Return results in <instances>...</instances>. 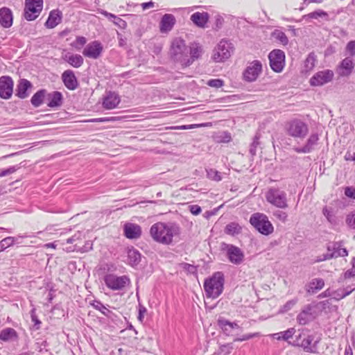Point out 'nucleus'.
Segmentation results:
<instances>
[{"label": "nucleus", "instance_id": "obj_1", "mask_svg": "<svg viewBox=\"0 0 355 355\" xmlns=\"http://www.w3.org/2000/svg\"><path fill=\"white\" fill-rule=\"evenodd\" d=\"M180 232V229L178 225L161 222L153 225L150 230V234L153 240L165 245L171 243L173 237L178 236Z\"/></svg>", "mask_w": 355, "mask_h": 355}, {"label": "nucleus", "instance_id": "obj_2", "mask_svg": "<svg viewBox=\"0 0 355 355\" xmlns=\"http://www.w3.org/2000/svg\"><path fill=\"white\" fill-rule=\"evenodd\" d=\"M170 55L174 61L180 62L184 67L192 64V60L189 56V49L184 40L180 37H177L172 41Z\"/></svg>", "mask_w": 355, "mask_h": 355}, {"label": "nucleus", "instance_id": "obj_3", "mask_svg": "<svg viewBox=\"0 0 355 355\" xmlns=\"http://www.w3.org/2000/svg\"><path fill=\"white\" fill-rule=\"evenodd\" d=\"M224 275L221 272H216L205 279L204 289L207 297L217 298L223 291Z\"/></svg>", "mask_w": 355, "mask_h": 355}, {"label": "nucleus", "instance_id": "obj_4", "mask_svg": "<svg viewBox=\"0 0 355 355\" xmlns=\"http://www.w3.org/2000/svg\"><path fill=\"white\" fill-rule=\"evenodd\" d=\"M265 197L268 203L279 209H285L288 207L287 194L279 188H269L265 194Z\"/></svg>", "mask_w": 355, "mask_h": 355}, {"label": "nucleus", "instance_id": "obj_5", "mask_svg": "<svg viewBox=\"0 0 355 355\" xmlns=\"http://www.w3.org/2000/svg\"><path fill=\"white\" fill-rule=\"evenodd\" d=\"M285 130L288 136L294 139H303L309 132V127L304 121L295 119L286 123Z\"/></svg>", "mask_w": 355, "mask_h": 355}, {"label": "nucleus", "instance_id": "obj_6", "mask_svg": "<svg viewBox=\"0 0 355 355\" xmlns=\"http://www.w3.org/2000/svg\"><path fill=\"white\" fill-rule=\"evenodd\" d=\"M250 223L261 234L269 235L274 231V227L268 216L263 214L257 212L250 218Z\"/></svg>", "mask_w": 355, "mask_h": 355}, {"label": "nucleus", "instance_id": "obj_7", "mask_svg": "<svg viewBox=\"0 0 355 355\" xmlns=\"http://www.w3.org/2000/svg\"><path fill=\"white\" fill-rule=\"evenodd\" d=\"M233 50L234 46L231 42L221 40L213 51L212 59L216 62H224L230 58Z\"/></svg>", "mask_w": 355, "mask_h": 355}, {"label": "nucleus", "instance_id": "obj_8", "mask_svg": "<svg viewBox=\"0 0 355 355\" xmlns=\"http://www.w3.org/2000/svg\"><path fill=\"white\" fill-rule=\"evenodd\" d=\"M105 285L112 291H121L130 284V279L127 275L117 276L114 274H107L104 277Z\"/></svg>", "mask_w": 355, "mask_h": 355}, {"label": "nucleus", "instance_id": "obj_9", "mask_svg": "<svg viewBox=\"0 0 355 355\" xmlns=\"http://www.w3.org/2000/svg\"><path fill=\"white\" fill-rule=\"evenodd\" d=\"M43 8V0H26L24 18L28 21L35 20L40 14Z\"/></svg>", "mask_w": 355, "mask_h": 355}, {"label": "nucleus", "instance_id": "obj_10", "mask_svg": "<svg viewBox=\"0 0 355 355\" xmlns=\"http://www.w3.org/2000/svg\"><path fill=\"white\" fill-rule=\"evenodd\" d=\"M270 66L271 69L277 73L281 72L285 66V54L280 49L272 51L269 55Z\"/></svg>", "mask_w": 355, "mask_h": 355}, {"label": "nucleus", "instance_id": "obj_11", "mask_svg": "<svg viewBox=\"0 0 355 355\" xmlns=\"http://www.w3.org/2000/svg\"><path fill=\"white\" fill-rule=\"evenodd\" d=\"M223 250L225 251L227 257L232 263L239 265L243 261L244 253L239 247L225 243Z\"/></svg>", "mask_w": 355, "mask_h": 355}, {"label": "nucleus", "instance_id": "obj_12", "mask_svg": "<svg viewBox=\"0 0 355 355\" xmlns=\"http://www.w3.org/2000/svg\"><path fill=\"white\" fill-rule=\"evenodd\" d=\"M262 71V64L259 60L249 62L243 73V79L247 82L255 81Z\"/></svg>", "mask_w": 355, "mask_h": 355}, {"label": "nucleus", "instance_id": "obj_13", "mask_svg": "<svg viewBox=\"0 0 355 355\" xmlns=\"http://www.w3.org/2000/svg\"><path fill=\"white\" fill-rule=\"evenodd\" d=\"M317 316L316 306L313 304L306 305L297 316V321L301 325H305L313 321Z\"/></svg>", "mask_w": 355, "mask_h": 355}, {"label": "nucleus", "instance_id": "obj_14", "mask_svg": "<svg viewBox=\"0 0 355 355\" xmlns=\"http://www.w3.org/2000/svg\"><path fill=\"white\" fill-rule=\"evenodd\" d=\"M334 73L333 71L326 69L317 72L310 79V84L312 86H322L331 82L333 80Z\"/></svg>", "mask_w": 355, "mask_h": 355}, {"label": "nucleus", "instance_id": "obj_15", "mask_svg": "<svg viewBox=\"0 0 355 355\" xmlns=\"http://www.w3.org/2000/svg\"><path fill=\"white\" fill-rule=\"evenodd\" d=\"M328 251L331 252V253H327L326 254H323L322 257H320L318 261H322L327 259H329L334 257H346L348 255V252L346 248H343V245L341 243H334L332 245H329L327 247Z\"/></svg>", "mask_w": 355, "mask_h": 355}, {"label": "nucleus", "instance_id": "obj_16", "mask_svg": "<svg viewBox=\"0 0 355 355\" xmlns=\"http://www.w3.org/2000/svg\"><path fill=\"white\" fill-rule=\"evenodd\" d=\"M14 83L8 76L0 77V97L3 99H9L13 93Z\"/></svg>", "mask_w": 355, "mask_h": 355}, {"label": "nucleus", "instance_id": "obj_17", "mask_svg": "<svg viewBox=\"0 0 355 355\" xmlns=\"http://www.w3.org/2000/svg\"><path fill=\"white\" fill-rule=\"evenodd\" d=\"M103 49V45L100 42L93 41L86 45L83 51V54L87 58L97 59L101 56Z\"/></svg>", "mask_w": 355, "mask_h": 355}, {"label": "nucleus", "instance_id": "obj_18", "mask_svg": "<svg viewBox=\"0 0 355 355\" xmlns=\"http://www.w3.org/2000/svg\"><path fill=\"white\" fill-rule=\"evenodd\" d=\"M319 136L317 133H312L304 146L295 147L293 150L297 153H310L314 150L318 144Z\"/></svg>", "mask_w": 355, "mask_h": 355}, {"label": "nucleus", "instance_id": "obj_19", "mask_svg": "<svg viewBox=\"0 0 355 355\" xmlns=\"http://www.w3.org/2000/svg\"><path fill=\"white\" fill-rule=\"evenodd\" d=\"M124 235L130 239H137L141 235V227L135 223H127L123 227Z\"/></svg>", "mask_w": 355, "mask_h": 355}, {"label": "nucleus", "instance_id": "obj_20", "mask_svg": "<svg viewBox=\"0 0 355 355\" xmlns=\"http://www.w3.org/2000/svg\"><path fill=\"white\" fill-rule=\"evenodd\" d=\"M62 79L67 89L74 90L78 87V80L73 71L69 69L64 71L62 75Z\"/></svg>", "mask_w": 355, "mask_h": 355}, {"label": "nucleus", "instance_id": "obj_21", "mask_svg": "<svg viewBox=\"0 0 355 355\" xmlns=\"http://www.w3.org/2000/svg\"><path fill=\"white\" fill-rule=\"evenodd\" d=\"M120 101V97L116 93L110 92L103 98V107L106 110H112L117 107Z\"/></svg>", "mask_w": 355, "mask_h": 355}, {"label": "nucleus", "instance_id": "obj_22", "mask_svg": "<svg viewBox=\"0 0 355 355\" xmlns=\"http://www.w3.org/2000/svg\"><path fill=\"white\" fill-rule=\"evenodd\" d=\"M175 24V18L171 14H165L162 17L159 23V30L161 33H167L170 31Z\"/></svg>", "mask_w": 355, "mask_h": 355}, {"label": "nucleus", "instance_id": "obj_23", "mask_svg": "<svg viewBox=\"0 0 355 355\" xmlns=\"http://www.w3.org/2000/svg\"><path fill=\"white\" fill-rule=\"evenodd\" d=\"M62 13L59 10H53L50 12L49 17L45 23L48 28H53L62 21Z\"/></svg>", "mask_w": 355, "mask_h": 355}, {"label": "nucleus", "instance_id": "obj_24", "mask_svg": "<svg viewBox=\"0 0 355 355\" xmlns=\"http://www.w3.org/2000/svg\"><path fill=\"white\" fill-rule=\"evenodd\" d=\"M209 19V15L206 12H196L191 15V21L198 27L205 28Z\"/></svg>", "mask_w": 355, "mask_h": 355}, {"label": "nucleus", "instance_id": "obj_25", "mask_svg": "<svg viewBox=\"0 0 355 355\" xmlns=\"http://www.w3.org/2000/svg\"><path fill=\"white\" fill-rule=\"evenodd\" d=\"M12 13L10 8L3 7L0 9V24L4 28H10L12 24Z\"/></svg>", "mask_w": 355, "mask_h": 355}, {"label": "nucleus", "instance_id": "obj_26", "mask_svg": "<svg viewBox=\"0 0 355 355\" xmlns=\"http://www.w3.org/2000/svg\"><path fill=\"white\" fill-rule=\"evenodd\" d=\"M31 87L30 81L26 79H21L16 89V96L22 99L26 98L28 96L27 90Z\"/></svg>", "mask_w": 355, "mask_h": 355}, {"label": "nucleus", "instance_id": "obj_27", "mask_svg": "<svg viewBox=\"0 0 355 355\" xmlns=\"http://www.w3.org/2000/svg\"><path fill=\"white\" fill-rule=\"evenodd\" d=\"M313 340H314L313 335H307L306 336L304 337L301 343L298 344V345L300 346H301L305 352L315 353L316 351L317 341H315V343L313 345H312Z\"/></svg>", "mask_w": 355, "mask_h": 355}, {"label": "nucleus", "instance_id": "obj_28", "mask_svg": "<svg viewBox=\"0 0 355 355\" xmlns=\"http://www.w3.org/2000/svg\"><path fill=\"white\" fill-rule=\"evenodd\" d=\"M354 64L353 62V60L350 58H345L341 62L339 66L340 68V75L343 76H349L353 69H354Z\"/></svg>", "mask_w": 355, "mask_h": 355}, {"label": "nucleus", "instance_id": "obj_29", "mask_svg": "<svg viewBox=\"0 0 355 355\" xmlns=\"http://www.w3.org/2000/svg\"><path fill=\"white\" fill-rule=\"evenodd\" d=\"M64 60L75 68L81 67L84 62L83 57L78 54H66L64 57Z\"/></svg>", "mask_w": 355, "mask_h": 355}, {"label": "nucleus", "instance_id": "obj_30", "mask_svg": "<svg viewBox=\"0 0 355 355\" xmlns=\"http://www.w3.org/2000/svg\"><path fill=\"white\" fill-rule=\"evenodd\" d=\"M47 99L49 107H59L62 105V95L60 92H53L47 95Z\"/></svg>", "mask_w": 355, "mask_h": 355}, {"label": "nucleus", "instance_id": "obj_31", "mask_svg": "<svg viewBox=\"0 0 355 355\" xmlns=\"http://www.w3.org/2000/svg\"><path fill=\"white\" fill-rule=\"evenodd\" d=\"M17 334L12 328H6L0 332V339L5 342L17 340Z\"/></svg>", "mask_w": 355, "mask_h": 355}, {"label": "nucleus", "instance_id": "obj_32", "mask_svg": "<svg viewBox=\"0 0 355 355\" xmlns=\"http://www.w3.org/2000/svg\"><path fill=\"white\" fill-rule=\"evenodd\" d=\"M189 53H190L189 59L193 63L196 59H198L202 55V46L198 43H193L189 47Z\"/></svg>", "mask_w": 355, "mask_h": 355}, {"label": "nucleus", "instance_id": "obj_33", "mask_svg": "<svg viewBox=\"0 0 355 355\" xmlns=\"http://www.w3.org/2000/svg\"><path fill=\"white\" fill-rule=\"evenodd\" d=\"M46 91L40 89L31 98V103L35 107H40L44 102L46 96Z\"/></svg>", "mask_w": 355, "mask_h": 355}, {"label": "nucleus", "instance_id": "obj_34", "mask_svg": "<svg viewBox=\"0 0 355 355\" xmlns=\"http://www.w3.org/2000/svg\"><path fill=\"white\" fill-rule=\"evenodd\" d=\"M128 262L131 266L137 265L141 261V254L135 248L130 249L128 252Z\"/></svg>", "mask_w": 355, "mask_h": 355}, {"label": "nucleus", "instance_id": "obj_35", "mask_svg": "<svg viewBox=\"0 0 355 355\" xmlns=\"http://www.w3.org/2000/svg\"><path fill=\"white\" fill-rule=\"evenodd\" d=\"M324 286V282L322 279H313L309 284L307 291L314 293L320 290Z\"/></svg>", "mask_w": 355, "mask_h": 355}, {"label": "nucleus", "instance_id": "obj_36", "mask_svg": "<svg viewBox=\"0 0 355 355\" xmlns=\"http://www.w3.org/2000/svg\"><path fill=\"white\" fill-rule=\"evenodd\" d=\"M317 61L316 55L314 53H310L304 61V70L306 71H311L315 66Z\"/></svg>", "mask_w": 355, "mask_h": 355}, {"label": "nucleus", "instance_id": "obj_37", "mask_svg": "<svg viewBox=\"0 0 355 355\" xmlns=\"http://www.w3.org/2000/svg\"><path fill=\"white\" fill-rule=\"evenodd\" d=\"M241 231V227L237 223H230L225 228V232L232 236L239 234Z\"/></svg>", "mask_w": 355, "mask_h": 355}, {"label": "nucleus", "instance_id": "obj_38", "mask_svg": "<svg viewBox=\"0 0 355 355\" xmlns=\"http://www.w3.org/2000/svg\"><path fill=\"white\" fill-rule=\"evenodd\" d=\"M218 324L223 331H227V327L231 329L239 328V326L236 322H232L224 318H219L218 320Z\"/></svg>", "mask_w": 355, "mask_h": 355}, {"label": "nucleus", "instance_id": "obj_39", "mask_svg": "<svg viewBox=\"0 0 355 355\" xmlns=\"http://www.w3.org/2000/svg\"><path fill=\"white\" fill-rule=\"evenodd\" d=\"M295 333V329L294 328H290L285 331H282L280 333L273 334V336L276 338L277 340L283 339L284 340H288L289 338H292L294 334Z\"/></svg>", "mask_w": 355, "mask_h": 355}, {"label": "nucleus", "instance_id": "obj_40", "mask_svg": "<svg viewBox=\"0 0 355 355\" xmlns=\"http://www.w3.org/2000/svg\"><path fill=\"white\" fill-rule=\"evenodd\" d=\"M92 305L93 307L102 313L105 316L110 318L112 313L107 308H106L100 301H94Z\"/></svg>", "mask_w": 355, "mask_h": 355}, {"label": "nucleus", "instance_id": "obj_41", "mask_svg": "<svg viewBox=\"0 0 355 355\" xmlns=\"http://www.w3.org/2000/svg\"><path fill=\"white\" fill-rule=\"evenodd\" d=\"M319 17H328V13L322 10H318L303 16V19L306 21L310 19H318Z\"/></svg>", "mask_w": 355, "mask_h": 355}, {"label": "nucleus", "instance_id": "obj_42", "mask_svg": "<svg viewBox=\"0 0 355 355\" xmlns=\"http://www.w3.org/2000/svg\"><path fill=\"white\" fill-rule=\"evenodd\" d=\"M345 223L349 229L355 230V209L346 215Z\"/></svg>", "mask_w": 355, "mask_h": 355}, {"label": "nucleus", "instance_id": "obj_43", "mask_svg": "<svg viewBox=\"0 0 355 355\" xmlns=\"http://www.w3.org/2000/svg\"><path fill=\"white\" fill-rule=\"evenodd\" d=\"M273 37L279 41L283 45H286L288 43V39L286 34L280 31H275L272 33Z\"/></svg>", "mask_w": 355, "mask_h": 355}, {"label": "nucleus", "instance_id": "obj_44", "mask_svg": "<svg viewBox=\"0 0 355 355\" xmlns=\"http://www.w3.org/2000/svg\"><path fill=\"white\" fill-rule=\"evenodd\" d=\"M297 302V299H293L288 301L284 306H282L279 310L280 313H286L291 310Z\"/></svg>", "mask_w": 355, "mask_h": 355}, {"label": "nucleus", "instance_id": "obj_45", "mask_svg": "<svg viewBox=\"0 0 355 355\" xmlns=\"http://www.w3.org/2000/svg\"><path fill=\"white\" fill-rule=\"evenodd\" d=\"M15 241V237H12V236L6 237L0 241V248L1 249H6V248L11 246L12 245H13Z\"/></svg>", "mask_w": 355, "mask_h": 355}, {"label": "nucleus", "instance_id": "obj_46", "mask_svg": "<svg viewBox=\"0 0 355 355\" xmlns=\"http://www.w3.org/2000/svg\"><path fill=\"white\" fill-rule=\"evenodd\" d=\"M322 213L329 223H334L335 222V216L331 209L324 207Z\"/></svg>", "mask_w": 355, "mask_h": 355}, {"label": "nucleus", "instance_id": "obj_47", "mask_svg": "<svg viewBox=\"0 0 355 355\" xmlns=\"http://www.w3.org/2000/svg\"><path fill=\"white\" fill-rule=\"evenodd\" d=\"M273 216L282 223H286L288 220V214L282 210H275Z\"/></svg>", "mask_w": 355, "mask_h": 355}, {"label": "nucleus", "instance_id": "obj_48", "mask_svg": "<svg viewBox=\"0 0 355 355\" xmlns=\"http://www.w3.org/2000/svg\"><path fill=\"white\" fill-rule=\"evenodd\" d=\"M233 349L232 344H226L221 345L217 351L220 355H227L230 354Z\"/></svg>", "mask_w": 355, "mask_h": 355}, {"label": "nucleus", "instance_id": "obj_49", "mask_svg": "<svg viewBox=\"0 0 355 355\" xmlns=\"http://www.w3.org/2000/svg\"><path fill=\"white\" fill-rule=\"evenodd\" d=\"M260 336H261V334L258 332L252 333V334H245V335L242 336L240 338H235L234 341L241 342V341L250 340L253 338L259 337Z\"/></svg>", "mask_w": 355, "mask_h": 355}, {"label": "nucleus", "instance_id": "obj_50", "mask_svg": "<svg viewBox=\"0 0 355 355\" xmlns=\"http://www.w3.org/2000/svg\"><path fill=\"white\" fill-rule=\"evenodd\" d=\"M207 175L208 177L215 181H220L221 180L220 173L214 169H210L207 171Z\"/></svg>", "mask_w": 355, "mask_h": 355}, {"label": "nucleus", "instance_id": "obj_51", "mask_svg": "<svg viewBox=\"0 0 355 355\" xmlns=\"http://www.w3.org/2000/svg\"><path fill=\"white\" fill-rule=\"evenodd\" d=\"M207 85L215 88H220L223 85V81L220 79H211L207 82Z\"/></svg>", "mask_w": 355, "mask_h": 355}, {"label": "nucleus", "instance_id": "obj_52", "mask_svg": "<svg viewBox=\"0 0 355 355\" xmlns=\"http://www.w3.org/2000/svg\"><path fill=\"white\" fill-rule=\"evenodd\" d=\"M346 49L352 56L355 55V40L348 42Z\"/></svg>", "mask_w": 355, "mask_h": 355}, {"label": "nucleus", "instance_id": "obj_53", "mask_svg": "<svg viewBox=\"0 0 355 355\" xmlns=\"http://www.w3.org/2000/svg\"><path fill=\"white\" fill-rule=\"evenodd\" d=\"M191 213L195 216H197L201 213V207L197 205H192L189 207Z\"/></svg>", "mask_w": 355, "mask_h": 355}, {"label": "nucleus", "instance_id": "obj_54", "mask_svg": "<svg viewBox=\"0 0 355 355\" xmlns=\"http://www.w3.org/2000/svg\"><path fill=\"white\" fill-rule=\"evenodd\" d=\"M345 194L348 198L355 199V188L346 187L345 190Z\"/></svg>", "mask_w": 355, "mask_h": 355}, {"label": "nucleus", "instance_id": "obj_55", "mask_svg": "<svg viewBox=\"0 0 355 355\" xmlns=\"http://www.w3.org/2000/svg\"><path fill=\"white\" fill-rule=\"evenodd\" d=\"M200 125L198 124H192V125H180V126H174L171 127V129L173 130H188V129H192L196 127H198Z\"/></svg>", "mask_w": 355, "mask_h": 355}, {"label": "nucleus", "instance_id": "obj_56", "mask_svg": "<svg viewBox=\"0 0 355 355\" xmlns=\"http://www.w3.org/2000/svg\"><path fill=\"white\" fill-rule=\"evenodd\" d=\"M31 320L34 322L35 326L36 327V329H38L40 328L39 325L40 324L41 322L37 318V315L35 313V309H33L31 313Z\"/></svg>", "mask_w": 355, "mask_h": 355}, {"label": "nucleus", "instance_id": "obj_57", "mask_svg": "<svg viewBox=\"0 0 355 355\" xmlns=\"http://www.w3.org/2000/svg\"><path fill=\"white\" fill-rule=\"evenodd\" d=\"M258 139H259V137L257 135H256L254 137V141H253L251 148L250 149V152L252 155H254L256 153V147L259 144Z\"/></svg>", "mask_w": 355, "mask_h": 355}, {"label": "nucleus", "instance_id": "obj_58", "mask_svg": "<svg viewBox=\"0 0 355 355\" xmlns=\"http://www.w3.org/2000/svg\"><path fill=\"white\" fill-rule=\"evenodd\" d=\"M15 171H16V168L14 166L10 167L9 168L6 169V170H3L0 173V177H4V176H6L8 175L12 174L14 172H15Z\"/></svg>", "mask_w": 355, "mask_h": 355}, {"label": "nucleus", "instance_id": "obj_59", "mask_svg": "<svg viewBox=\"0 0 355 355\" xmlns=\"http://www.w3.org/2000/svg\"><path fill=\"white\" fill-rule=\"evenodd\" d=\"M114 23L121 28H125L126 27V22L120 17H117Z\"/></svg>", "mask_w": 355, "mask_h": 355}, {"label": "nucleus", "instance_id": "obj_60", "mask_svg": "<svg viewBox=\"0 0 355 355\" xmlns=\"http://www.w3.org/2000/svg\"><path fill=\"white\" fill-rule=\"evenodd\" d=\"M345 278H351L355 276V268L352 266L351 269L347 270L345 272Z\"/></svg>", "mask_w": 355, "mask_h": 355}, {"label": "nucleus", "instance_id": "obj_61", "mask_svg": "<svg viewBox=\"0 0 355 355\" xmlns=\"http://www.w3.org/2000/svg\"><path fill=\"white\" fill-rule=\"evenodd\" d=\"M113 120H114L113 117H110V118L105 117V118L92 119L89 120V121H91V122H106V121H111Z\"/></svg>", "mask_w": 355, "mask_h": 355}, {"label": "nucleus", "instance_id": "obj_62", "mask_svg": "<svg viewBox=\"0 0 355 355\" xmlns=\"http://www.w3.org/2000/svg\"><path fill=\"white\" fill-rule=\"evenodd\" d=\"M100 12L104 16H105L106 17H107L109 19H116L117 18V17L112 13H110L105 10H101L100 11Z\"/></svg>", "mask_w": 355, "mask_h": 355}, {"label": "nucleus", "instance_id": "obj_63", "mask_svg": "<svg viewBox=\"0 0 355 355\" xmlns=\"http://www.w3.org/2000/svg\"><path fill=\"white\" fill-rule=\"evenodd\" d=\"M355 289V287L354 288H352L350 290H348L347 288L345 289L343 291L344 293L342 294V295H339V299H342V298H344L346 296L349 295L352 292V291H354Z\"/></svg>", "mask_w": 355, "mask_h": 355}, {"label": "nucleus", "instance_id": "obj_64", "mask_svg": "<svg viewBox=\"0 0 355 355\" xmlns=\"http://www.w3.org/2000/svg\"><path fill=\"white\" fill-rule=\"evenodd\" d=\"M345 159L347 160H354L355 161V153H347L345 155Z\"/></svg>", "mask_w": 355, "mask_h": 355}]
</instances>
